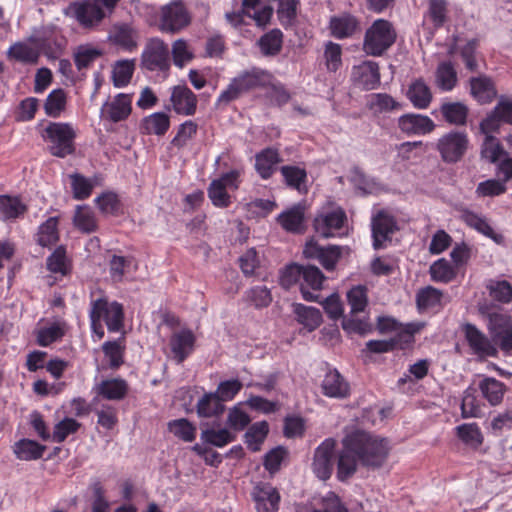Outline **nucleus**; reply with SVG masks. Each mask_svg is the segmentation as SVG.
Wrapping results in <instances>:
<instances>
[{
    "label": "nucleus",
    "mask_w": 512,
    "mask_h": 512,
    "mask_svg": "<svg viewBox=\"0 0 512 512\" xmlns=\"http://www.w3.org/2000/svg\"><path fill=\"white\" fill-rule=\"evenodd\" d=\"M277 220L287 232L302 233L305 230V207L301 204L294 205L283 211Z\"/></svg>",
    "instance_id": "a878e982"
},
{
    "label": "nucleus",
    "mask_w": 512,
    "mask_h": 512,
    "mask_svg": "<svg viewBox=\"0 0 512 512\" xmlns=\"http://www.w3.org/2000/svg\"><path fill=\"white\" fill-rule=\"evenodd\" d=\"M462 219L471 228H474L483 235L492 238L496 242H499L498 237L501 238V236L494 232L491 225L482 216L471 211H464L462 213Z\"/></svg>",
    "instance_id": "bf43d9fd"
},
{
    "label": "nucleus",
    "mask_w": 512,
    "mask_h": 512,
    "mask_svg": "<svg viewBox=\"0 0 512 512\" xmlns=\"http://www.w3.org/2000/svg\"><path fill=\"white\" fill-rule=\"evenodd\" d=\"M368 107L377 114L387 113L402 109L401 103L397 102L387 93H374L370 95Z\"/></svg>",
    "instance_id": "09e8293b"
},
{
    "label": "nucleus",
    "mask_w": 512,
    "mask_h": 512,
    "mask_svg": "<svg viewBox=\"0 0 512 512\" xmlns=\"http://www.w3.org/2000/svg\"><path fill=\"white\" fill-rule=\"evenodd\" d=\"M97 397H100L109 401H120L123 400L129 391L128 382L120 377L107 378L93 387Z\"/></svg>",
    "instance_id": "4be33fe9"
},
{
    "label": "nucleus",
    "mask_w": 512,
    "mask_h": 512,
    "mask_svg": "<svg viewBox=\"0 0 512 512\" xmlns=\"http://www.w3.org/2000/svg\"><path fill=\"white\" fill-rule=\"evenodd\" d=\"M396 40V32L392 24L384 19H378L367 29L363 50L371 56H381Z\"/></svg>",
    "instance_id": "20e7f679"
},
{
    "label": "nucleus",
    "mask_w": 512,
    "mask_h": 512,
    "mask_svg": "<svg viewBox=\"0 0 512 512\" xmlns=\"http://www.w3.org/2000/svg\"><path fill=\"white\" fill-rule=\"evenodd\" d=\"M196 336L190 329H180L172 333L169 339V356L177 364L183 363L194 351Z\"/></svg>",
    "instance_id": "4468645a"
},
{
    "label": "nucleus",
    "mask_w": 512,
    "mask_h": 512,
    "mask_svg": "<svg viewBox=\"0 0 512 512\" xmlns=\"http://www.w3.org/2000/svg\"><path fill=\"white\" fill-rule=\"evenodd\" d=\"M465 340L473 354L480 358L495 357L497 348L482 331L475 325L466 323L462 326Z\"/></svg>",
    "instance_id": "2eb2a0df"
},
{
    "label": "nucleus",
    "mask_w": 512,
    "mask_h": 512,
    "mask_svg": "<svg viewBox=\"0 0 512 512\" xmlns=\"http://www.w3.org/2000/svg\"><path fill=\"white\" fill-rule=\"evenodd\" d=\"M236 439V434L227 428L206 429L201 433V440L216 447H224Z\"/></svg>",
    "instance_id": "13d9d810"
},
{
    "label": "nucleus",
    "mask_w": 512,
    "mask_h": 512,
    "mask_svg": "<svg viewBox=\"0 0 512 512\" xmlns=\"http://www.w3.org/2000/svg\"><path fill=\"white\" fill-rule=\"evenodd\" d=\"M398 127L409 136L425 135L434 130L435 123L426 115L410 113L399 117Z\"/></svg>",
    "instance_id": "b1692460"
},
{
    "label": "nucleus",
    "mask_w": 512,
    "mask_h": 512,
    "mask_svg": "<svg viewBox=\"0 0 512 512\" xmlns=\"http://www.w3.org/2000/svg\"><path fill=\"white\" fill-rule=\"evenodd\" d=\"M64 14L75 19L84 28H94L106 17L102 7H98L93 0L73 2L65 8Z\"/></svg>",
    "instance_id": "6e6552de"
},
{
    "label": "nucleus",
    "mask_w": 512,
    "mask_h": 512,
    "mask_svg": "<svg viewBox=\"0 0 512 512\" xmlns=\"http://www.w3.org/2000/svg\"><path fill=\"white\" fill-rule=\"evenodd\" d=\"M347 216L339 207H323L314 219V229L323 238L341 237L345 234Z\"/></svg>",
    "instance_id": "39448f33"
},
{
    "label": "nucleus",
    "mask_w": 512,
    "mask_h": 512,
    "mask_svg": "<svg viewBox=\"0 0 512 512\" xmlns=\"http://www.w3.org/2000/svg\"><path fill=\"white\" fill-rule=\"evenodd\" d=\"M251 497L257 512H277L280 504V494L269 483H257L254 485Z\"/></svg>",
    "instance_id": "f3484780"
},
{
    "label": "nucleus",
    "mask_w": 512,
    "mask_h": 512,
    "mask_svg": "<svg viewBox=\"0 0 512 512\" xmlns=\"http://www.w3.org/2000/svg\"><path fill=\"white\" fill-rule=\"evenodd\" d=\"M168 429L175 437L185 442H192L196 436V427L185 418L170 421Z\"/></svg>",
    "instance_id": "338daca9"
},
{
    "label": "nucleus",
    "mask_w": 512,
    "mask_h": 512,
    "mask_svg": "<svg viewBox=\"0 0 512 512\" xmlns=\"http://www.w3.org/2000/svg\"><path fill=\"white\" fill-rule=\"evenodd\" d=\"M57 225L58 219L56 217H50L39 227L37 241L41 246L48 247L58 241Z\"/></svg>",
    "instance_id": "680f3d73"
},
{
    "label": "nucleus",
    "mask_w": 512,
    "mask_h": 512,
    "mask_svg": "<svg viewBox=\"0 0 512 512\" xmlns=\"http://www.w3.org/2000/svg\"><path fill=\"white\" fill-rule=\"evenodd\" d=\"M245 297L246 300L257 309L267 307L272 302L271 291L265 285L251 287L245 292Z\"/></svg>",
    "instance_id": "0e129e2a"
},
{
    "label": "nucleus",
    "mask_w": 512,
    "mask_h": 512,
    "mask_svg": "<svg viewBox=\"0 0 512 512\" xmlns=\"http://www.w3.org/2000/svg\"><path fill=\"white\" fill-rule=\"evenodd\" d=\"M350 442L356 448L359 462L368 467H380L389 453L388 441L364 431L350 433Z\"/></svg>",
    "instance_id": "f03ea898"
},
{
    "label": "nucleus",
    "mask_w": 512,
    "mask_h": 512,
    "mask_svg": "<svg viewBox=\"0 0 512 512\" xmlns=\"http://www.w3.org/2000/svg\"><path fill=\"white\" fill-rule=\"evenodd\" d=\"M347 301L351 309V314L364 312L368 305L367 288L364 285L352 287L347 292Z\"/></svg>",
    "instance_id": "e2e57ef3"
},
{
    "label": "nucleus",
    "mask_w": 512,
    "mask_h": 512,
    "mask_svg": "<svg viewBox=\"0 0 512 512\" xmlns=\"http://www.w3.org/2000/svg\"><path fill=\"white\" fill-rule=\"evenodd\" d=\"M250 421V416L243 410L241 403L229 409L226 424L230 431H242L248 426Z\"/></svg>",
    "instance_id": "69168bd1"
},
{
    "label": "nucleus",
    "mask_w": 512,
    "mask_h": 512,
    "mask_svg": "<svg viewBox=\"0 0 512 512\" xmlns=\"http://www.w3.org/2000/svg\"><path fill=\"white\" fill-rule=\"evenodd\" d=\"M272 78L271 73L256 67L243 71L234 77L227 88L220 93L217 105H227L241 97L244 93L270 85Z\"/></svg>",
    "instance_id": "f257e3e1"
},
{
    "label": "nucleus",
    "mask_w": 512,
    "mask_h": 512,
    "mask_svg": "<svg viewBox=\"0 0 512 512\" xmlns=\"http://www.w3.org/2000/svg\"><path fill=\"white\" fill-rule=\"evenodd\" d=\"M407 98L417 109H426L432 102L430 87L421 78L414 80L408 87Z\"/></svg>",
    "instance_id": "2f4dec72"
},
{
    "label": "nucleus",
    "mask_w": 512,
    "mask_h": 512,
    "mask_svg": "<svg viewBox=\"0 0 512 512\" xmlns=\"http://www.w3.org/2000/svg\"><path fill=\"white\" fill-rule=\"evenodd\" d=\"M471 94L480 103H490L496 97V89L492 80L479 76L470 80Z\"/></svg>",
    "instance_id": "f704fd0d"
},
{
    "label": "nucleus",
    "mask_w": 512,
    "mask_h": 512,
    "mask_svg": "<svg viewBox=\"0 0 512 512\" xmlns=\"http://www.w3.org/2000/svg\"><path fill=\"white\" fill-rule=\"evenodd\" d=\"M138 268L137 261L131 256L113 255L109 262L110 276L113 281L121 282L131 276Z\"/></svg>",
    "instance_id": "c756f323"
},
{
    "label": "nucleus",
    "mask_w": 512,
    "mask_h": 512,
    "mask_svg": "<svg viewBox=\"0 0 512 512\" xmlns=\"http://www.w3.org/2000/svg\"><path fill=\"white\" fill-rule=\"evenodd\" d=\"M281 160L278 150L265 148L255 155V170L262 179H269Z\"/></svg>",
    "instance_id": "bb28decb"
},
{
    "label": "nucleus",
    "mask_w": 512,
    "mask_h": 512,
    "mask_svg": "<svg viewBox=\"0 0 512 512\" xmlns=\"http://www.w3.org/2000/svg\"><path fill=\"white\" fill-rule=\"evenodd\" d=\"M140 67L151 72H166L170 68V50L168 44L155 37L149 39L142 51Z\"/></svg>",
    "instance_id": "423d86ee"
},
{
    "label": "nucleus",
    "mask_w": 512,
    "mask_h": 512,
    "mask_svg": "<svg viewBox=\"0 0 512 512\" xmlns=\"http://www.w3.org/2000/svg\"><path fill=\"white\" fill-rule=\"evenodd\" d=\"M483 398L491 405L498 406L502 403L508 390L507 386L494 377H484L478 385Z\"/></svg>",
    "instance_id": "cd10ccee"
},
{
    "label": "nucleus",
    "mask_w": 512,
    "mask_h": 512,
    "mask_svg": "<svg viewBox=\"0 0 512 512\" xmlns=\"http://www.w3.org/2000/svg\"><path fill=\"white\" fill-rule=\"evenodd\" d=\"M42 137L53 156L64 158L75 151L76 131L70 123L50 122L43 130Z\"/></svg>",
    "instance_id": "7ed1b4c3"
},
{
    "label": "nucleus",
    "mask_w": 512,
    "mask_h": 512,
    "mask_svg": "<svg viewBox=\"0 0 512 512\" xmlns=\"http://www.w3.org/2000/svg\"><path fill=\"white\" fill-rule=\"evenodd\" d=\"M482 414L481 400L476 395V389L472 386L463 392L461 402V415L463 418H477Z\"/></svg>",
    "instance_id": "c03bdc74"
},
{
    "label": "nucleus",
    "mask_w": 512,
    "mask_h": 512,
    "mask_svg": "<svg viewBox=\"0 0 512 512\" xmlns=\"http://www.w3.org/2000/svg\"><path fill=\"white\" fill-rule=\"evenodd\" d=\"M335 441L324 440L315 450L312 463L313 472L321 480L330 478L333 469Z\"/></svg>",
    "instance_id": "a211bd4d"
},
{
    "label": "nucleus",
    "mask_w": 512,
    "mask_h": 512,
    "mask_svg": "<svg viewBox=\"0 0 512 512\" xmlns=\"http://www.w3.org/2000/svg\"><path fill=\"white\" fill-rule=\"evenodd\" d=\"M171 54L174 65L183 68L194 58V52L189 43L184 39H177L172 44Z\"/></svg>",
    "instance_id": "052dcab7"
},
{
    "label": "nucleus",
    "mask_w": 512,
    "mask_h": 512,
    "mask_svg": "<svg viewBox=\"0 0 512 512\" xmlns=\"http://www.w3.org/2000/svg\"><path fill=\"white\" fill-rule=\"evenodd\" d=\"M358 453L356 448L351 445L350 434L343 440V449L338 459V478L343 481L352 476L357 468Z\"/></svg>",
    "instance_id": "393cba45"
},
{
    "label": "nucleus",
    "mask_w": 512,
    "mask_h": 512,
    "mask_svg": "<svg viewBox=\"0 0 512 512\" xmlns=\"http://www.w3.org/2000/svg\"><path fill=\"white\" fill-rule=\"evenodd\" d=\"M102 55V51L90 44L80 45L74 51V62L79 71L87 69Z\"/></svg>",
    "instance_id": "6e6d98bb"
},
{
    "label": "nucleus",
    "mask_w": 512,
    "mask_h": 512,
    "mask_svg": "<svg viewBox=\"0 0 512 512\" xmlns=\"http://www.w3.org/2000/svg\"><path fill=\"white\" fill-rule=\"evenodd\" d=\"M67 94L63 89L52 90L44 103V110L47 116L58 118L66 110Z\"/></svg>",
    "instance_id": "37998d69"
},
{
    "label": "nucleus",
    "mask_w": 512,
    "mask_h": 512,
    "mask_svg": "<svg viewBox=\"0 0 512 512\" xmlns=\"http://www.w3.org/2000/svg\"><path fill=\"white\" fill-rule=\"evenodd\" d=\"M487 329L492 342L499 344L504 351L512 350V318L509 315L500 312L489 313Z\"/></svg>",
    "instance_id": "f8f14e48"
},
{
    "label": "nucleus",
    "mask_w": 512,
    "mask_h": 512,
    "mask_svg": "<svg viewBox=\"0 0 512 512\" xmlns=\"http://www.w3.org/2000/svg\"><path fill=\"white\" fill-rule=\"evenodd\" d=\"M253 19L258 27L264 28L273 15V9L261 0H243L242 12H229L225 14L226 20L234 27L243 22V16Z\"/></svg>",
    "instance_id": "0eeeda50"
},
{
    "label": "nucleus",
    "mask_w": 512,
    "mask_h": 512,
    "mask_svg": "<svg viewBox=\"0 0 512 512\" xmlns=\"http://www.w3.org/2000/svg\"><path fill=\"white\" fill-rule=\"evenodd\" d=\"M281 174L289 187L299 192L306 191L307 174L305 169L298 166L286 165L281 167Z\"/></svg>",
    "instance_id": "4d7b16f0"
},
{
    "label": "nucleus",
    "mask_w": 512,
    "mask_h": 512,
    "mask_svg": "<svg viewBox=\"0 0 512 512\" xmlns=\"http://www.w3.org/2000/svg\"><path fill=\"white\" fill-rule=\"evenodd\" d=\"M89 317L103 320L110 332H118L123 327V307L118 302H108L100 298L91 303Z\"/></svg>",
    "instance_id": "9d476101"
},
{
    "label": "nucleus",
    "mask_w": 512,
    "mask_h": 512,
    "mask_svg": "<svg viewBox=\"0 0 512 512\" xmlns=\"http://www.w3.org/2000/svg\"><path fill=\"white\" fill-rule=\"evenodd\" d=\"M170 127V118L164 112H155L144 117L139 125L140 133L144 135H164Z\"/></svg>",
    "instance_id": "7c9ffc66"
},
{
    "label": "nucleus",
    "mask_w": 512,
    "mask_h": 512,
    "mask_svg": "<svg viewBox=\"0 0 512 512\" xmlns=\"http://www.w3.org/2000/svg\"><path fill=\"white\" fill-rule=\"evenodd\" d=\"M125 350L126 346L124 338H120L114 341H106L103 343L102 351L108 361L110 369L117 370L124 364Z\"/></svg>",
    "instance_id": "e433bc0d"
},
{
    "label": "nucleus",
    "mask_w": 512,
    "mask_h": 512,
    "mask_svg": "<svg viewBox=\"0 0 512 512\" xmlns=\"http://www.w3.org/2000/svg\"><path fill=\"white\" fill-rule=\"evenodd\" d=\"M190 14L181 1H173L161 8L159 29L162 32L177 33L187 27Z\"/></svg>",
    "instance_id": "9b49d317"
},
{
    "label": "nucleus",
    "mask_w": 512,
    "mask_h": 512,
    "mask_svg": "<svg viewBox=\"0 0 512 512\" xmlns=\"http://www.w3.org/2000/svg\"><path fill=\"white\" fill-rule=\"evenodd\" d=\"M73 221L75 227L84 233H91L97 229L95 214L87 205L77 206Z\"/></svg>",
    "instance_id": "3c124183"
},
{
    "label": "nucleus",
    "mask_w": 512,
    "mask_h": 512,
    "mask_svg": "<svg viewBox=\"0 0 512 512\" xmlns=\"http://www.w3.org/2000/svg\"><path fill=\"white\" fill-rule=\"evenodd\" d=\"M113 43L121 46L127 51L134 50L138 45V31L129 24L115 25L110 36Z\"/></svg>",
    "instance_id": "473e14b6"
},
{
    "label": "nucleus",
    "mask_w": 512,
    "mask_h": 512,
    "mask_svg": "<svg viewBox=\"0 0 512 512\" xmlns=\"http://www.w3.org/2000/svg\"><path fill=\"white\" fill-rule=\"evenodd\" d=\"M457 271L458 269L445 258L433 262L429 269L431 279L440 283L453 281L457 276Z\"/></svg>",
    "instance_id": "79ce46f5"
},
{
    "label": "nucleus",
    "mask_w": 512,
    "mask_h": 512,
    "mask_svg": "<svg viewBox=\"0 0 512 512\" xmlns=\"http://www.w3.org/2000/svg\"><path fill=\"white\" fill-rule=\"evenodd\" d=\"M269 431L266 421L256 422L245 433V443L251 451H259Z\"/></svg>",
    "instance_id": "8fccbe9b"
},
{
    "label": "nucleus",
    "mask_w": 512,
    "mask_h": 512,
    "mask_svg": "<svg viewBox=\"0 0 512 512\" xmlns=\"http://www.w3.org/2000/svg\"><path fill=\"white\" fill-rule=\"evenodd\" d=\"M172 110L182 116H193L197 110V96L186 86L177 85L171 90Z\"/></svg>",
    "instance_id": "aec40b11"
},
{
    "label": "nucleus",
    "mask_w": 512,
    "mask_h": 512,
    "mask_svg": "<svg viewBox=\"0 0 512 512\" xmlns=\"http://www.w3.org/2000/svg\"><path fill=\"white\" fill-rule=\"evenodd\" d=\"M294 313L297 321L310 332L318 328L322 322V315L315 307L296 304L294 305Z\"/></svg>",
    "instance_id": "a19ab883"
},
{
    "label": "nucleus",
    "mask_w": 512,
    "mask_h": 512,
    "mask_svg": "<svg viewBox=\"0 0 512 512\" xmlns=\"http://www.w3.org/2000/svg\"><path fill=\"white\" fill-rule=\"evenodd\" d=\"M458 78L454 65L450 61L438 64L435 71V84L443 92H449L457 85Z\"/></svg>",
    "instance_id": "72a5a7b5"
},
{
    "label": "nucleus",
    "mask_w": 512,
    "mask_h": 512,
    "mask_svg": "<svg viewBox=\"0 0 512 512\" xmlns=\"http://www.w3.org/2000/svg\"><path fill=\"white\" fill-rule=\"evenodd\" d=\"M224 408L215 392L204 394L197 402V413L201 417L218 416L224 411Z\"/></svg>",
    "instance_id": "49530a36"
},
{
    "label": "nucleus",
    "mask_w": 512,
    "mask_h": 512,
    "mask_svg": "<svg viewBox=\"0 0 512 512\" xmlns=\"http://www.w3.org/2000/svg\"><path fill=\"white\" fill-rule=\"evenodd\" d=\"M325 277L321 270L316 266H302V280L301 293L307 301H317V295L308 291L304 284L313 289L314 291L320 290Z\"/></svg>",
    "instance_id": "c85d7f7f"
},
{
    "label": "nucleus",
    "mask_w": 512,
    "mask_h": 512,
    "mask_svg": "<svg viewBox=\"0 0 512 512\" xmlns=\"http://www.w3.org/2000/svg\"><path fill=\"white\" fill-rule=\"evenodd\" d=\"M132 112V95L119 93L111 101H107L101 108L103 119L113 123L126 120Z\"/></svg>",
    "instance_id": "6ab92c4d"
},
{
    "label": "nucleus",
    "mask_w": 512,
    "mask_h": 512,
    "mask_svg": "<svg viewBox=\"0 0 512 512\" xmlns=\"http://www.w3.org/2000/svg\"><path fill=\"white\" fill-rule=\"evenodd\" d=\"M350 181L353 186L363 194L375 193L379 188V184L373 178L368 177L359 168H354L351 171Z\"/></svg>",
    "instance_id": "774afa93"
},
{
    "label": "nucleus",
    "mask_w": 512,
    "mask_h": 512,
    "mask_svg": "<svg viewBox=\"0 0 512 512\" xmlns=\"http://www.w3.org/2000/svg\"><path fill=\"white\" fill-rule=\"evenodd\" d=\"M26 206L20 198L9 195H0V213L5 220H12L22 216Z\"/></svg>",
    "instance_id": "603ef678"
},
{
    "label": "nucleus",
    "mask_w": 512,
    "mask_h": 512,
    "mask_svg": "<svg viewBox=\"0 0 512 512\" xmlns=\"http://www.w3.org/2000/svg\"><path fill=\"white\" fill-rule=\"evenodd\" d=\"M445 121L453 125H464L468 116V108L461 102H447L440 107Z\"/></svg>",
    "instance_id": "a18cd8bd"
},
{
    "label": "nucleus",
    "mask_w": 512,
    "mask_h": 512,
    "mask_svg": "<svg viewBox=\"0 0 512 512\" xmlns=\"http://www.w3.org/2000/svg\"><path fill=\"white\" fill-rule=\"evenodd\" d=\"M486 289L497 302L508 304L512 301V284L506 280L490 279L486 283Z\"/></svg>",
    "instance_id": "864d4df0"
},
{
    "label": "nucleus",
    "mask_w": 512,
    "mask_h": 512,
    "mask_svg": "<svg viewBox=\"0 0 512 512\" xmlns=\"http://www.w3.org/2000/svg\"><path fill=\"white\" fill-rule=\"evenodd\" d=\"M468 145L466 133L451 131L438 139L436 148L444 162L456 163L465 155Z\"/></svg>",
    "instance_id": "1a4fd4ad"
},
{
    "label": "nucleus",
    "mask_w": 512,
    "mask_h": 512,
    "mask_svg": "<svg viewBox=\"0 0 512 512\" xmlns=\"http://www.w3.org/2000/svg\"><path fill=\"white\" fill-rule=\"evenodd\" d=\"M358 27L356 18L349 14L333 17L330 20V29L334 37L342 39L354 34Z\"/></svg>",
    "instance_id": "58836bf2"
},
{
    "label": "nucleus",
    "mask_w": 512,
    "mask_h": 512,
    "mask_svg": "<svg viewBox=\"0 0 512 512\" xmlns=\"http://www.w3.org/2000/svg\"><path fill=\"white\" fill-rule=\"evenodd\" d=\"M46 447L29 439H21L14 444L13 451L19 460H37L43 456Z\"/></svg>",
    "instance_id": "ea45409f"
},
{
    "label": "nucleus",
    "mask_w": 512,
    "mask_h": 512,
    "mask_svg": "<svg viewBox=\"0 0 512 512\" xmlns=\"http://www.w3.org/2000/svg\"><path fill=\"white\" fill-rule=\"evenodd\" d=\"M7 56L15 61L25 64H36L40 53L37 48L25 42H17L11 45L7 51Z\"/></svg>",
    "instance_id": "4c0bfd02"
},
{
    "label": "nucleus",
    "mask_w": 512,
    "mask_h": 512,
    "mask_svg": "<svg viewBox=\"0 0 512 512\" xmlns=\"http://www.w3.org/2000/svg\"><path fill=\"white\" fill-rule=\"evenodd\" d=\"M423 327L424 323L422 322L401 323L395 336L391 338L394 348L406 349L411 346L415 341V334L419 333Z\"/></svg>",
    "instance_id": "c9c22d12"
},
{
    "label": "nucleus",
    "mask_w": 512,
    "mask_h": 512,
    "mask_svg": "<svg viewBox=\"0 0 512 512\" xmlns=\"http://www.w3.org/2000/svg\"><path fill=\"white\" fill-rule=\"evenodd\" d=\"M135 70V60L125 59L117 61L112 70L113 84L117 88L125 87L131 81Z\"/></svg>",
    "instance_id": "de8ad7c7"
},
{
    "label": "nucleus",
    "mask_w": 512,
    "mask_h": 512,
    "mask_svg": "<svg viewBox=\"0 0 512 512\" xmlns=\"http://www.w3.org/2000/svg\"><path fill=\"white\" fill-rule=\"evenodd\" d=\"M373 247L379 249L383 243L391 239L392 234L398 229L395 218L385 210L378 211L371 221Z\"/></svg>",
    "instance_id": "dca6fc26"
},
{
    "label": "nucleus",
    "mask_w": 512,
    "mask_h": 512,
    "mask_svg": "<svg viewBox=\"0 0 512 512\" xmlns=\"http://www.w3.org/2000/svg\"><path fill=\"white\" fill-rule=\"evenodd\" d=\"M344 251H348V248L338 245L323 247L312 239L306 242L303 254L306 258L318 260L327 271H332L335 269Z\"/></svg>",
    "instance_id": "ddd939ff"
},
{
    "label": "nucleus",
    "mask_w": 512,
    "mask_h": 512,
    "mask_svg": "<svg viewBox=\"0 0 512 512\" xmlns=\"http://www.w3.org/2000/svg\"><path fill=\"white\" fill-rule=\"evenodd\" d=\"M455 430L458 438L469 447L478 448L483 442V435L476 423H465Z\"/></svg>",
    "instance_id": "5fc2aeb1"
},
{
    "label": "nucleus",
    "mask_w": 512,
    "mask_h": 512,
    "mask_svg": "<svg viewBox=\"0 0 512 512\" xmlns=\"http://www.w3.org/2000/svg\"><path fill=\"white\" fill-rule=\"evenodd\" d=\"M323 395L329 398L344 399L350 394V385L336 369H330L321 382Z\"/></svg>",
    "instance_id": "5701e85b"
},
{
    "label": "nucleus",
    "mask_w": 512,
    "mask_h": 512,
    "mask_svg": "<svg viewBox=\"0 0 512 512\" xmlns=\"http://www.w3.org/2000/svg\"><path fill=\"white\" fill-rule=\"evenodd\" d=\"M351 77L363 90L376 89L380 84L379 66L374 61H364L353 67Z\"/></svg>",
    "instance_id": "412c9836"
}]
</instances>
